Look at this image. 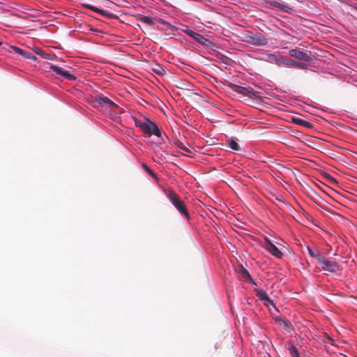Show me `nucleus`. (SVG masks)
Masks as SVG:
<instances>
[{"instance_id":"obj_1","label":"nucleus","mask_w":357,"mask_h":357,"mask_svg":"<svg viewBox=\"0 0 357 357\" xmlns=\"http://www.w3.org/2000/svg\"><path fill=\"white\" fill-rule=\"evenodd\" d=\"M228 87L243 96H247L257 101L261 98L260 93L255 91L252 87H245L233 83H229Z\"/></svg>"},{"instance_id":"obj_2","label":"nucleus","mask_w":357,"mask_h":357,"mask_svg":"<svg viewBox=\"0 0 357 357\" xmlns=\"http://www.w3.org/2000/svg\"><path fill=\"white\" fill-rule=\"evenodd\" d=\"M167 197L171 201L172 204L178 211V212L184 215L187 219L190 218L186 206L183 200L181 199L179 196L173 190H169L167 194Z\"/></svg>"},{"instance_id":"obj_3","label":"nucleus","mask_w":357,"mask_h":357,"mask_svg":"<svg viewBox=\"0 0 357 357\" xmlns=\"http://www.w3.org/2000/svg\"><path fill=\"white\" fill-rule=\"evenodd\" d=\"M135 125L140 128L144 132L148 135H154L157 137H161V131L160 130L158 126L150 120H147L146 122L135 120Z\"/></svg>"},{"instance_id":"obj_4","label":"nucleus","mask_w":357,"mask_h":357,"mask_svg":"<svg viewBox=\"0 0 357 357\" xmlns=\"http://www.w3.org/2000/svg\"><path fill=\"white\" fill-rule=\"evenodd\" d=\"M317 261L321 265V268L325 271L335 273L340 270L339 264L333 261H329L322 255H317Z\"/></svg>"},{"instance_id":"obj_5","label":"nucleus","mask_w":357,"mask_h":357,"mask_svg":"<svg viewBox=\"0 0 357 357\" xmlns=\"http://www.w3.org/2000/svg\"><path fill=\"white\" fill-rule=\"evenodd\" d=\"M245 41L249 44L256 46H263L268 43V39L261 33H249L245 36Z\"/></svg>"},{"instance_id":"obj_6","label":"nucleus","mask_w":357,"mask_h":357,"mask_svg":"<svg viewBox=\"0 0 357 357\" xmlns=\"http://www.w3.org/2000/svg\"><path fill=\"white\" fill-rule=\"evenodd\" d=\"M289 54L297 59L298 60L303 61L305 62H310L312 61L313 56L312 54H308L307 53L301 51L298 48L291 49L289 51Z\"/></svg>"},{"instance_id":"obj_7","label":"nucleus","mask_w":357,"mask_h":357,"mask_svg":"<svg viewBox=\"0 0 357 357\" xmlns=\"http://www.w3.org/2000/svg\"><path fill=\"white\" fill-rule=\"evenodd\" d=\"M264 247L275 257L281 258L282 257V252L266 237L264 238Z\"/></svg>"},{"instance_id":"obj_8","label":"nucleus","mask_w":357,"mask_h":357,"mask_svg":"<svg viewBox=\"0 0 357 357\" xmlns=\"http://www.w3.org/2000/svg\"><path fill=\"white\" fill-rule=\"evenodd\" d=\"M50 68L52 69L56 74L58 75H60L61 77H63L66 79L68 80H75L76 79V77L74 76L72 74H70L67 70L58 67L54 65H50Z\"/></svg>"},{"instance_id":"obj_9","label":"nucleus","mask_w":357,"mask_h":357,"mask_svg":"<svg viewBox=\"0 0 357 357\" xmlns=\"http://www.w3.org/2000/svg\"><path fill=\"white\" fill-rule=\"evenodd\" d=\"M95 101L102 107H118L117 105L109 98L102 95H97L95 97Z\"/></svg>"},{"instance_id":"obj_10","label":"nucleus","mask_w":357,"mask_h":357,"mask_svg":"<svg viewBox=\"0 0 357 357\" xmlns=\"http://www.w3.org/2000/svg\"><path fill=\"white\" fill-rule=\"evenodd\" d=\"M275 321L284 330H285L287 332H291L294 330V327L291 324V323L287 320V319L278 316L275 318Z\"/></svg>"},{"instance_id":"obj_11","label":"nucleus","mask_w":357,"mask_h":357,"mask_svg":"<svg viewBox=\"0 0 357 357\" xmlns=\"http://www.w3.org/2000/svg\"><path fill=\"white\" fill-rule=\"evenodd\" d=\"M240 278L245 282H250L252 284L256 285V283L252 280L249 272L243 266H241L238 271Z\"/></svg>"},{"instance_id":"obj_12","label":"nucleus","mask_w":357,"mask_h":357,"mask_svg":"<svg viewBox=\"0 0 357 357\" xmlns=\"http://www.w3.org/2000/svg\"><path fill=\"white\" fill-rule=\"evenodd\" d=\"M283 65L287 67H296L300 69H306L307 67V66L304 63L288 59L286 58L284 59Z\"/></svg>"},{"instance_id":"obj_13","label":"nucleus","mask_w":357,"mask_h":357,"mask_svg":"<svg viewBox=\"0 0 357 357\" xmlns=\"http://www.w3.org/2000/svg\"><path fill=\"white\" fill-rule=\"evenodd\" d=\"M150 69L152 72L160 76H163L166 74L165 68L159 63H152L150 66Z\"/></svg>"},{"instance_id":"obj_14","label":"nucleus","mask_w":357,"mask_h":357,"mask_svg":"<svg viewBox=\"0 0 357 357\" xmlns=\"http://www.w3.org/2000/svg\"><path fill=\"white\" fill-rule=\"evenodd\" d=\"M284 57L282 56H277L274 54H270L268 55V61L271 63H275L278 66L283 65Z\"/></svg>"},{"instance_id":"obj_15","label":"nucleus","mask_w":357,"mask_h":357,"mask_svg":"<svg viewBox=\"0 0 357 357\" xmlns=\"http://www.w3.org/2000/svg\"><path fill=\"white\" fill-rule=\"evenodd\" d=\"M256 294L260 300L265 302L266 305H268V303L273 305V301L269 298L267 294L264 290H257Z\"/></svg>"},{"instance_id":"obj_16","label":"nucleus","mask_w":357,"mask_h":357,"mask_svg":"<svg viewBox=\"0 0 357 357\" xmlns=\"http://www.w3.org/2000/svg\"><path fill=\"white\" fill-rule=\"evenodd\" d=\"M226 144L227 146H229L230 149H231L234 151H240L241 147L239 144L237 143L236 140L234 139L233 137L229 138L227 140Z\"/></svg>"},{"instance_id":"obj_17","label":"nucleus","mask_w":357,"mask_h":357,"mask_svg":"<svg viewBox=\"0 0 357 357\" xmlns=\"http://www.w3.org/2000/svg\"><path fill=\"white\" fill-rule=\"evenodd\" d=\"M195 40H197L199 43L208 47L211 44V41H210L208 38H206L203 35L200 33H197V35L195 36Z\"/></svg>"},{"instance_id":"obj_18","label":"nucleus","mask_w":357,"mask_h":357,"mask_svg":"<svg viewBox=\"0 0 357 357\" xmlns=\"http://www.w3.org/2000/svg\"><path fill=\"white\" fill-rule=\"evenodd\" d=\"M172 144L175 146L176 147L183 150L184 151L187 153H192V149L190 148L187 147L182 142H181L179 139H175L172 142Z\"/></svg>"},{"instance_id":"obj_19","label":"nucleus","mask_w":357,"mask_h":357,"mask_svg":"<svg viewBox=\"0 0 357 357\" xmlns=\"http://www.w3.org/2000/svg\"><path fill=\"white\" fill-rule=\"evenodd\" d=\"M270 5L286 12H289V10H291L287 5L282 4L276 1H270Z\"/></svg>"},{"instance_id":"obj_20","label":"nucleus","mask_w":357,"mask_h":357,"mask_svg":"<svg viewBox=\"0 0 357 357\" xmlns=\"http://www.w3.org/2000/svg\"><path fill=\"white\" fill-rule=\"evenodd\" d=\"M33 51L36 54L40 55L43 58L47 59H52V55L50 54H47L42 51L40 49L36 47L33 49Z\"/></svg>"},{"instance_id":"obj_21","label":"nucleus","mask_w":357,"mask_h":357,"mask_svg":"<svg viewBox=\"0 0 357 357\" xmlns=\"http://www.w3.org/2000/svg\"><path fill=\"white\" fill-rule=\"evenodd\" d=\"M83 6L86 8H89L96 13H98L102 15H105V11L103 10H101V9H99L92 5H90V4H87V3H84L83 4Z\"/></svg>"},{"instance_id":"obj_22","label":"nucleus","mask_w":357,"mask_h":357,"mask_svg":"<svg viewBox=\"0 0 357 357\" xmlns=\"http://www.w3.org/2000/svg\"><path fill=\"white\" fill-rule=\"evenodd\" d=\"M8 52H15V54H20L22 56L25 52V50L20 49L16 46H9L8 49Z\"/></svg>"},{"instance_id":"obj_23","label":"nucleus","mask_w":357,"mask_h":357,"mask_svg":"<svg viewBox=\"0 0 357 357\" xmlns=\"http://www.w3.org/2000/svg\"><path fill=\"white\" fill-rule=\"evenodd\" d=\"M219 59L223 63L227 64V65L231 64V63L232 61V60L229 57H228V56H227L225 55H223V54H221V55L219 56Z\"/></svg>"},{"instance_id":"obj_24","label":"nucleus","mask_w":357,"mask_h":357,"mask_svg":"<svg viewBox=\"0 0 357 357\" xmlns=\"http://www.w3.org/2000/svg\"><path fill=\"white\" fill-rule=\"evenodd\" d=\"M144 169L153 178H157L156 174L144 163L142 164Z\"/></svg>"},{"instance_id":"obj_25","label":"nucleus","mask_w":357,"mask_h":357,"mask_svg":"<svg viewBox=\"0 0 357 357\" xmlns=\"http://www.w3.org/2000/svg\"><path fill=\"white\" fill-rule=\"evenodd\" d=\"M289 352L291 357H299L298 351L295 346L291 345L289 347Z\"/></svg>"},{"instance_id":"obj_26","label":"nucleus","mask_w":357,"mask_h":357,"mask_svg":"<svg viewBox=\"0 0 357 357\" xmlns=\"http://www.w3.org/2000/svg\"><path fill=\"white\" fill-rule=\"evenodd\" d=\"M159 22L160 24H164L166 26L165 29L167 31L169 30L171 31H173L175 29V27L174 26L171 25L169 23L164 21L163 20H160Z\"/></svg>"},{"instance_id":"obj_27","label":"nucleus","mask_w":357,"mask_h":357,"mask_svg":"<svg viewBox=\"0 0 357 357\" xmlns=\"http://www.w3.org/2000/svg\"><path fill=\"white\" fill-rule=\"evenodd\" d=\"M140 20L141 22L148 24H152V19L149 16H142L140 17Z\"/></svg>"},{"instance_id":"obj_28","label":"nucleus","mask_w":357,"mask_h":357,"mask_svg":"<svg viewBox=\"0 0 357 357\" xmlns=\"http://www.w3.org/2000/svg\"><path fill=\"white\" fill-rule=\"evenodd\" d=\"M23 57L26 58V59H31V60H33V61H36L37 60V58L33 55L32 54L25 51L24 54H23L22 56Z\"/></svg>"},{"instance_id":"obj_29","label":"nucleus","mask_w":357,"mask_h":357,"mask_svg":"<svg viewBox=\"0 0 357 357\" xmlns=\"http://www.w3.org/2000/svg\"><path fill=\"white\" fill-rule=\"evenodd\" d=\"M307 252H308V254L312 257H315L317 259V255H321L319 252H317L315 253L312 249L310 247H307Z\"/></svg>"},{"instance_id":"obj_30","label":"nucleus","mask_w":357,"mask_h":357,"mask_svg":"<svg viewBox=\"0 0 357 357\" xmlns=\"http://www.w3.org/2000/svg\"><path fill=\"white\" fill-rule=\"evenodd\" d=\"M185 33L190 37H192V38L195 39V36L197 35L198 33H196L195 31H193L192 30H190V29H187L185 31Z\"/></svg>"},{"instance_id":"obj_31","label":"nucleus","mask_w":357,"mask_h":357,"mask_svg":"<svg viewBox=\"0 0 357 357\" xmlns=\"http://www.w3.org/2000/svg\"><path fill=\"white\" fill-rule=\"evenodd\" d=\"M185 33L190 37H192V38L195 39V36L197 35L198 33H196L195 31H193L192 30H190V29H187L185 31Z\"/></svg>"},{"instance_id":"obj_32","label":"nucleus","mask_w":357,"mask_h":357,"mask_svg":"<svg viewBox=\"0 0 357 357\" xmlns=\"http://www.w3.org/2000/svg\"><path fill=\"white\" fill-rule=\"evenodd\" d=\"M291 121L296 124L301 126L303 123V120L299 118H292Z\"/></svg>"},{"instance_id":"obj_33","label":"nucleus","mask_w":357,"mask_h":357,"mask_svg":"<svg viewBox=\"0 0 357 357\" xmlns=\"http://www.w3.org/2000/svg\"><path fill=\"white\" fill-rule=\"evenodd\" d=\"M301 126H305L306 128H310L312 126L310 122L306 121L305 120H303V123L301 124Z\"/></svg>"},{"instance_id":"obj_34","label":"nucleus","mask_w":357,"mask_h":357,"mask_svg":"<svg viewBox=\"0 0 357 357\" xmlns=\"http://www.w3.org/2000/svg\"><path fill=\"white\" fill-rule=\"evenodd\" d=\"M328 178L329 181H331L332 183H337V181L334 178H333L331 176L328 175Z\"/></svg>"},{"instance_id":"obj_35","label":"nucleus","mask_w":357,"mask_h":357,"mask_svg":"<svg viewBox=\"0 0 357 357\" xmlns=\"http://www.w3.org/2000/svg\"><path fill=\"white\" fill-rule=\"evenodd\" d=\"M2 44V43L0 41V45Z\"/></svg>"}]
</instances>
